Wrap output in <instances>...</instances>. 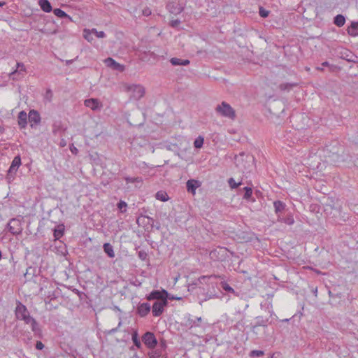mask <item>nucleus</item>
Returning a JSON list of instances; mask_svg holds the SVG:
<instances>
[{
    "label": "nucleus",
    "mask_w": 358,
    "mask_h": 358,
    "mask_svg": "<svg viewBox=\"0 0 358 358\" xmlns=\"http://www.w3.org/2000/svg\"><path fill=\"white\" fill-rule=\"evenodd\" d=\"M124 88L127 92L129 93V99L135 101L140 100L145 93L144 87L140 84L125 83Z\"/></svg>",
    "instance_id": "1"
},
{
    "label": "nucleus",
    "mask_w": 358,
    "mask_h": 358,
    "mask_svg": "<svg viewBox=\"0 0 358 358\" xmlns=\"http://www.w3.org/2000/svg\"><path fill=\"white\" fill-rule=\"evenodd\" d=\"M255 161L254 157L250 155H245L244 152L240 153L234 158L236 166L241 168L242 171H248L252 166Z\"/></svg>",
    "instance_id": "2"
},
{
    "label": "nucleus",
    "mask_w": 358,
    "mask_h": 358,
    "mask_svg": "<svg viewBox=\"0 0 358 358\" xmlns=\"http://www.w3.org/2000/svg\"><path fill=\"white\" fill-rule=\"evenodd\" d=\"M215 111L219 115L231 120L236 118L235 110L225 101H222L220 104L217 105L215 108Z\"/></svg>",
    "instance_id": "3"
},
{
    "label": "nucleus",
    "mask_w": 358,
    "mask_h": 358,
    "mask_svg": "<svg viewBox=\"0 0 358 358\" xmlns=\"http://www.w3.org/2000/svg\"><path fill=\"white\" fill-rule=\"evenodd\" d=\"M15 313L16 318L23 320L26 324H29V321L33 318L30 315L27 307L19 301L16 303Z\"/></svg>",
    "instance_id": "4"
},
{
    "label": "nucleus",
    "mask_w": 358,
    "mask_h": 358,
    "mask_svg": "<svg viewBox=\"0 0 358 358\" xmlns=\"http://www.w3.org/2000/svg\"><path fill=\"white\" fill-rule=\"evenodd\" d=\"M21 157L20 155H18L14 157L7 171L6 178L8 183H10L14 180V179L15 178L17 171L19 167L21 166Z\"/></svg>",
    "instance_id": "5"
},
{
    "label": "nucleus",
    "mask_w": 358,
    "mask_h": 358,
    "mask_svg": "<svg viewBox=\"0 0 358 358\" xmlns=\"http://www.w3.org/2000/svg\"><path fill=\"white\" fill-rule=\"evenodd\" d=\"M343 147L338 142H335V144L332 146L327 145L325 148V151L329 154L328 157L331 158V160L335 163L343 160L339 155V152L343 151Z\"/></svg>",
    "instance_id": "6"
},
{
    "label": "nucleus",
    "mask_w": 358,
    "mask_h": 358,
    "mask_svg": "<svg viewBox=\"0 0 358 358\" xmlns=\"http://www.w3.org/2000/svg\"><path fill=\"white\" fill-rule=\"evenodd\" d=\"M142 341L149 349H155L157 345V340L152 332L147 331L142 336Z\"/></svg>",
    "instance_id": "7"
},
{
    "label": "nucleus",
    "mask_w": 358,
    "mask_h": 358,
    "mask_svg": "<svg viewBox=\"0 0 358 358\" xmlns=\"http://www.w3.org/2000/svg\"><path fill=\"white\" fill-rule=\"evenodd\" d=\"M169 293L165 289L153 290L148 295L145 296L148 301L157 300L162 301L167 299Z\"/></svg>",
    "instance_id": "8"
},
{
    "label": "nucleus",
    "mask_w": 358,
    "mask_h": 358,
    "mask_svg": "<svg viewBox=\"0 0 358 358\" xmlns=\"http://www.w3.org/2000/svg\"><path fill=\"white\" fill-rule=\"evenodd\" d=\"M8 231L13 235H18L22 233V227L21 220L13 218L8 224Z\"/></svg>",
    "instance_id": "9"
},
{
    "label": "nucleus",
    "mask_w": 358,
    "mask_h": 358,
    "mask_svg": "<svg viewBox=\"0 0 358 358\" xmlns=\"http://www.w3.org/2000/svg\"><path fill=\"white\" fill-rule=\"evenodd\" d=\"M168 304L167 299L162 300V301H155L152 307V313L153 316L155 317H159L160 316L164 310V307H166Z\"/></svg>",
    "instance_id": "10"
},
{
    "label": "nucleus",
    "mask_w": 358,
    "mask_h": 358,
    "mask_svg": "<svg viewBox=\"0 0 358 358\" xmlns=\"http://www.w3.org/2000/svg\"><path fill=\"white\" fill-rule=\"evenodd\" d=\"M202 321L203 320L201 317L192 318L190 314L187 315L184 317L185 326L189 329L200 327Z\"/></svg>",
    "instance_id": "11"
},
{
    "label": "nucleus",
    "mask_w": 358,
    "mask_h": 358,
    "mask_svg": "<svg viewBox=\"0 0 358 358\" xmlns=\"http://www.w3.org/2000/svg\"><path fill=\"white\" fill-rule=\"evenodd\" d=\"M28 119L31 128L38 125L41 120L40 113L34 109L30 110Z\"/></svg>",
    "instance_id": "12"
},
{
    "label": "nucleus",
    "mask_w": 358,
    "mask_h": 358,
    "mask_svg": "<svg viewBox=\"0 0 358 358\" xmlns=\"http://www.w3.org/2000/svg\"><path fill=\"white\" fill-rule=\"evenodd\" d=\"M268 323V318H264L262 316H257L255 318V323L252 324L251 331L255 334H257V329L259 327H262L264 328L267 327Z\"/></svg>",
    "instance_id": "13"
},
{
    "label": "nucleus",
    "mask_w": 358,
    "mask_h": 358,
    "mask_svg": "<svg viewBox=\"0 0 358 358\" xmlns=\"http://www.w3.org/2000/svg\"><path fill=\"white\" fill-rule=\"evenodd\" d=\"M84 104L92 110H100L103 107L102 103L97 99L94 98L86 99Z\"/></svg>",
    "instance_id": "14"
},
{
    "label": "nucleus",
    "mask_w": 358,
    "mask_h": 358,
    "mask_svg": "<svg viewBox=\"0 0 358 358\" xmlns=\"http://www.w3.org/2000/svg\"><path fill=\"white\" fill-rule=\"evenodd\" d=\"M151 310V306L148 303H139L136 308V313L141 317H145Z\"/></svg>",
    "instance_id": "15"
},
{
    "label": "nucleus",
    "mask_w": 358,
    "mask_h": 358,
    "mask_svg": "<svg viewBox=\"0 0 358 358\" xmlns=\"http://www.w3.org/2000/svg\"><path fill=\"white\" fill-rule=\"evenodd\" d=\"M200 186L201 182L197 180L189 179L186 182L187 191L193 195L196 194V189Z\"/></svg>",
    "instance_id": "16"
},
{
    "label": "nucleus",
    "mask_w": 358,
    "mask_h": 358,
    "mask_svg": "<svg viewBox=\"0 0 358 358\" xmlns=\"http://www.w3.org/2000/svg\"><path fill=\"white\" fill-rule=\"evenodd\" d=\"M106 65L114 70L122 72L124 70V66L122 64L117 63L113 58L108 57L104 60Z\"/></svg>",
    "instance_id": "17"
},
{
    "label": "nucleus",
    "mask_w": 358,
    "mask_h": 358,
    "mask_svg": "<svg viewBox=\"0 0 358 358\" xmlns=\"http://www.w3.org/2000/svg\"><path fill=\"white\" fill-rule=\"evenodd\" d=\"M29 324H30L31 331H33L34 336L39 338H42V330L38 322L34 318H32L29 321Z\"/></svg>",
    "instance_id": "18"
},
{
    "label": "nucleus",
    "mask_w": 358,
    "mask_h": 358,
    "mask_svg": "<svg viewBox=\"0 0 358 358\" xmlns=\"http://www.w3.org/2000/svg\"><path fill=\"white\" fill-rule=\"evenodd\" d=\"M27 118H28V115L27 114V113L25 111L22 110L19 113L18 117H17V119H18L17 122H18V125L20 129H24L27 127Z\"/></svg>",
    "instance_id": "19"
},
{
    "label": "nucleus",
    "mask_w": 358,
    "mask_h": 358,
    "mask_svg": "<svg viewBox=\"0 0 358 358\" xmlns=\"http://www.w3.org/2000/svg\"><path fill=\"white\" fill-rule=\"evenodd\" d=\"M65 227L63 224H58L53 230V236L55 240H59L64 234Z\"/></svg>",
    "instance_id": "20"
},
{
    "label": "nucleus",
    "mask_w": 358,
    "mask_h": 358,
    "mask_svg": "<svg viewBox=\"0 0 358 358\" xmlns=\"http://www.w3.org/2000/svg\"><path fill=\"white\" fill-rule=\"evenodd\" d=\"M24 72H26L24 64L22 62H17L16 69L10 73V77H13V79L15 80L17 79L14 77L17 73L21 74Z\"/></svg>",
    "instance_id": "21"
},
{
    "label": "nucleus",
    "mask_w": 358,
    "mask_h": 358,
    "mask_svg": "<svg viewBox=\"0 0 358 358\" xmlns=\"http://www.w3.org/2000/svg\"><path fill=\"white\" fill-rule=\"evenodd\" d=\"M348 34L351 36H358V21L352 22L350 26L347 29Z\"/></svg>",
    "instance_id": "22"
},
{
    "label": "nucleus",
    "mask_w": 358,
    "mask_h": 358,
    "mask_svg": "<svg viewBox=\"0 0 358 358\" xmlns=\"http://www.w3.org/2000/svg\"><path fill=\"white\" fill-rule=\"evenodd\" d=\"M38 5L41 8L45 13H50L52 10L51 3L48 0H39Z\"/></svg>",
    "instance_id": "23"
},
{
    "label": "nucleus",
    "mask_w": 358,
    "mask_h": 358,
    "mask_svg": "<svg viewBox=\"0 0 358 358\" xmlns=\"http://www.w3.org/2000/svg\"><path fill=\"white\" fill-rule=\"evenodd\" d=\"M103 251L107 254V255L110 258H113L115 257V252L113 250V247L109 243H106L103 245Z\"/></svg>",
    "instance_id": "24"
},
{
    "label": "nucleus",
    "mask_w": 358,
    "mask_h": 358,
    "mask_svg": "<svg viewBox=\"0 0 358 358\" xmlns=\"http://www.w3.org/2000/svg\"><path fill=\"white\" fill-rule=\"evenodd\" d=\"M345 23V17L341 15L338 14L336 15L334 18V24L338 27H343Z\"/></svg>",
    "instance_id": "25"
},
{
    "label": "nucleus",
    "mask_w": 358,
    "mask_h": 358,
    "mask_svg": "<svg viewBox=\"0 0 358 358\" xmlns=\"http://www.w3.org/2000/svg\"><path fill=\"white\" fill-rule=\"evenodd\" d=\"M54 14L60 18H66L69 21L71 22L72 18L68 14H66L64 10L60 8H55L53 10Z\"/></svg>",
    "instance_id": "26"
},
{
    "label": "nucleus",
    "mask_w": 358,
    "mask_h": 358,
    "mask_svg": "<svg viewBox=\"0 0 358 358\" xmlns=\"http://www.w3.org/2000/svg\"><path fill=\"white\" fill-rule=\"evenodd\" d=\"M273 206L275 212L278 215L279 213L282 212L285 208V203L281 201H275L273 202Z\"/></svg>",
    "instance_id": "27"
},
{
    "label": "nucleus",
    "mask_w": 358,
    "mask_h": 358,
    "mask_svg": "<svg viewBox=\"0 0 358 358\" xmlns=\"http://www.w3.org/2000/svg\"><path fill=\"white\" fill-rule=\"evenodd\" d=\"M131 339H132V341H133L134 345L137 348L141 349L142 347V345L138 338V331L136 330L134 331V332L132 333Z\"/></svg>",
    "instance_id": "28"
},
{
    "label": "nucleus",
    "mask_w": 358,
    "mask_h": 358,
    "mask_svg": "<svg viewBox=\"0 0 358 358\" xmlns=\"http://www.w3.org/2000/svg\"><path fill=\"white\" fill-rule=\"evenodd\" d=\"M243 190L245 191V194L243 195V199L247 201H255V199H252V189L251 187H245L243 188Z\"/></svg>",
    "instance_id": "29"
},
{
    "label": "nucleus",
    "mask_w": 358,
    "mask_h": 358,
    "mask_svg": "<svg viewBox=\"0 0 358 358\" xmlns=\"http://www.w3.org/2000/svg\"><path fill=\"white\" fill-rule=\"evenodd\" d=\"M297 86V83H281L279 85V89L282 91H290L294 87Z\"/></svg>",
    "instance_id": "30"
},
{
    "label": "nucleus",
    "mask_w": 358,
    "mask_h": 358,
    "mask_svg": "<svg viewBox=\"0 0 358 358\" xmlns=\"http://www.w3.org/2000/svg\"><path fill=\"white\" fill-rule=\"evenodd\" d=\"M152 350L148 352V356L150 358H159L162 355V350L160 349H151Z\"/></svg>",
    "instance_id": "31"
},
{
    "label": "nucleus",
    "mask_w": 358,
    "mask_h": 358,
    "mask_svg": "<svg viewBox=\"0 0 358 358\" xmlns=\"http://www.w3.org/2000/svg\"><path fill=\"white\" fill-rule=\"evenodd\" d=\"M145 219H148V224H150L152 225L153 224V222H154V220L153 218L150 217H148V216H144V215H141L139 216L137 220H136V222L138 225H141V222H142V223H145Z\"/></svg>",
    "instance_id": "32"
},
{
    "label": "nucleus",
    "mask_w": 358,
    "mask_h": 358,
    "mask_svg": "<svg viewBox=\"0 0 358 358\" xmlns=\"http://www.w3.org/2000/svg\"><path fill=\"white\" fill-rule=\"evenodd\" d=\"M155 197L157 199L162 201H166L169 199L167 194L162 191H159L156 193Z\"/></svg>",
    "instance_id": "33"
},
{
    "label": "nucleus",
    "mask_w": 358,
    "mask_h": 358,
    "mask_svg": "<svg viewBox=\"0 0 358 358\" xmlns=\"http://www.w3.org/2000/svg\"><path fill=\"white\" fill-rule=\"evenodd\" d=\"M124 180L126 181V182L127 184L128 183H134V182L141 183L143 182L142 178H141V177L132 178V177H129V176H126V177H124Z\"/></svg>",
    "instance_id": "34"
},
{
    "label": "nucleus",
    "mask_w": 358,
    "mask_h": 358,
    "mask_svg": "<svg viewBox=\"0 0 358 358\" xmlns=\"http://www.w3.org/2000/svg\"><path fill=\"white\" fill-rule=\"evenodd\" d=\"M92 34V30L90 31L88 29H85L83 31V37L87 41L91 42L93 40Z\"/></svg>",
    "instance_id": "35"
},
{
    "label": "nucleus",
    "mask_w": 358,
    "mask_h": 358,
    "mask_svg": "<svg viewBox=\"0 0 358 358\" xmlns=\"http://www.w3.org/2000/svg\"><path fill=\"white\" fill-rule=\"evenodd\" d=\"M117 207L121 213H125L127 211V203L121 200L117 203Z\"/></svg>",
    "instance_id": "36"
},
{
    "label": "nucleus",
    "mask_w": 358,
    "mask_h": 358,
    "mask_svg": "<svg viewBox=\"0 0 358 358\" xmlns=\"http://www.w3.org/2000/svg\"><path fill=\"white\" fill-rule=\"evenodd\" d=\"M204 139L201 136H199L194 140V146L196 148H201L203 146Z\"/></svg>",
    "instance_id": "37"
},
{
    "label": "nucleus",
    "mask_w": 358,
    "mask_h": 358,
    "mask_svg": "<svg viewBox=\"0 0 358 358\" xmlns=\"http://www.w3.org/2000/svg\"><path fill=\"white\" fill-rule=\"evenodd\" d=\"M221 287L226 292L235 294V290L229 284H227L226 282H221Z\"/></svg>",
    "instance_id": "38"
},
{
    "label": "nucleus",
    "mask_w": 358,
    "mask_h": 358,
    "mask_svg": "<svg viewBox=\"0 0 358 358\" xmlns=\"http://www.w3.org/2000/svg\"><path fill=\"white\" fill-rule=\"evenodd\" d=\"M282 222H283L286 224L292 225L294 223V219L293 216L291 214H289L287 215L286 217L283 218L282 220Z\"/></svg>",
    "instance_id": "39"
},
{
    "label": "nucleus",
    "mask_w": 358,
    "mask_h": 358,
    "mask_svg": "<svg viewBox=\"0 0 358 358\" xmlns=\"http://www.w3.org/2000/svg\"><path fill=\"white\" fill-rule=\"evenodd\" d=\"M228 183H229V187L231 189H236V188H237L238 187H239L241 185V182H236L235 180L233 178H230L228 180Z\"/></svg>",
    "instance_id": "40"
},
{
    "label": "nucleus",
    "mask_w": 358,
    "mask_h": 358,
    "mask_svg": "<svg viewBox=\"0 0 358 358\" xmlns=\"http://www.w3.org/2000/svg\"><path fill=\"white\" fill-rule=\"evenodd\" d=\"M53 93L50 89H48L44 94V99L48 102L52 101Z\"/></svg>",
    "instance_id": "41"
},
{
    "label": "nucleus",
    "mask_w": 358,
    "mask_h": 358,
    "mask_svg": "<svg viewBox=\"0 0 358 358\" xmlns=\"http://www.w3.org/2000/svg\"><path fill=\"white\" fill-rule=\"evenodd\" d=\"M264 355V352L262 350H252L250 352V357H261V356H263Z\"/></svg>",
    "instance_id": "42"
},
{
    "label": "nucleus",
    "mask_w": 358,
    "mask_h": 358,
    "mask_svg": "<svg viewBox=\"0 0 358 358\" xmlns=\"http://www.w3.org/2000/svg\"><path fill=\"white\" fill-rule=\"evenodd\" d=\"M170 62L173 66L181 65V59L173 57L170 59Z\"/></svg>",
    "instance_id": "43"
},
{
    "label": "nucleus",
    "mask_w": 358,
    "mask_h": 358,
    "mask_svg": "<svg viewBox=\"0 0 358 358\" xmlns=\"http://www.w3.org/2000/svg\"><path fill=\"white\" fill-rule=\"evenodd\" d=\"M92 30L93 34H94L97 38L106 37V34L103 31H98L96 29H92Z\"/></svg>",
    "instance_id": "44"
},
{
    "label": "nucleus",
    "mask_w": 358,
    "mask_h": 358,
    "mask_svg": "<svg viewBox=\"0 0 358 358\" xmlns=\"http://www.w3.org/2000/svg\"><path fill=\"white\" fill-rule=\"evenodd\" d=\"M220 278V275H202L199 278V280L202 282V280L203 281H205V280L206 279H209V278Z\"/></svg>",
    "instance_id": "45"
},
{
    "label": "nucleus",
    "mask_w": 358,
    "mask_h": 358,
    "mask_svg": "<svg viewBox=\"0 0 358 358\" xmlns=\"http://www.w3.org/2000/svg\"><path fill=\"white\" fill-rule=\"evenodd\" d=\"M138 257L141 260H145L147 259L148 254L144 250H140V251L138 252Z\"/></svg>",
    "instance_id": "46"
},
{
    "label": "nucleus",
    "mask_w": 358,
    "mask_h": 358,
    "mask_svg": "<svg viewBox=\"0 0 358 358\" xmlns=\"http://www.w3.org/2000/svg\"><path fill=\"white\" fill-rule=\"evenodd\" d=\"M268 13H269V12L268 10L264 9L263 8L261 7L259 8V15L261 17H268Z\"/></svg>",
    "instance_id": "47"
},
{
    "label": "nucleus",
    "mask_w": 358,
    "mask_h": 358,
    "mask_svg": "<svg viewBox=\"0 0 358 358\" xmlns=\"http://www.w3.org/2000/svg\"><path fill=\"white\" fill-rule=\"evenodd\" d=\"M346 57H348V55H346ZM346 60H348V62L357 63L358 62V57L355 55H351L350 58L346 57Z\"/></svg>",
    "instance_id": "48"
},
{
    "label": "nucleus",
    "mask_w": 358,
    "mask_h": 358,
    "mask_svg": "<svg viewBox=\"0 0 358 358\" xmlns=\"http://www.w3.org/2000/svg\"><path fill=\"white\" fill-rule=\"evenodd\" d=\"M180 20L177 19V20H171L170 22V25L172 27L176 28L180 24Z\"/></svg>",
    "instance_id": "49"
},
{
    "label": "nucleus",
    "mask_w": 358,
    "mask_h": 358,
    "mask_svg": "<svg viewBox=\"0 0 358 358\" xmlns=\"http://www.w3.org/2000/svg\"><path fill=\"white\" fill-rule=\"evenodd\" d=\"M44 347L45 346H44L43 343L41 341H38L36 342V348L37 350H43L44 348Z\"/></svg>",
    "instance_id": "50"
},
{
    "label": "nucleus",
    "mask_w": 358,
    "mask_h": 358,
    "mask_svg": "<svg viewBox=\"0 0 358 358\" xmlns=\"http://www.w3.org/2000/svg\"><path fill=\"white\" fill-rule=\"evenodd\" d=\"M117 331H118V329L117 327H115V328H113V329L107 331L106 333L108 335H111V334L116 333Z\"/></svg>",
    "instance_id": "51"
},
{
    "label": "nucleus",
    "mask_w": 358,
    "mask_h": 358,
    "mask_svg": "<svg viewBox=\"0 0 358 358\" xmlns=\"http://www.w3.org/2000/svg\"><path fill=\"white\" fill-rule=\"evenodd\" d=\"M143 14L145 16H149L151 14V11L149 8H146L143 10Z\"/></svg>",
    "instance_id": "52"
},
{
    "label": "nucleus",
    "mask_w": 358,
    "mask_h": 358,
    "mask_svg": "<svg viewBox=\"0 0 358 358\" xmlns=\"http://www.w3.org/2000/svg\"><path fill=\"white\" fill-rule=\"evenodd\" d=\"M328 294H329V296L330 297H338V298H341V294H334L332 293V292L331 290H329Z\"/></svg>",
    "instance_id": "53"
},
{
    "label": "nucleus",
    "mask_w": 358,
    "mask_h": 358,
    "mask_svg": "<svg viewBox=\"0 0 358 358\" xmlns=\"http://www.w3.org/2000/svg\"><path fill=\"white\" fill-rule=\"evenodd\" d=\"M166 348V342L164 341H162L161 343H160V350H162V351L163 350H165V348Z\"/></svg>",
    "instance_id": "54"
},
{
    "label": "nucleus",
    "mask_w": 358,
    "mask_h": 358,
    "mask_svg": "<svg viewBox=\"0 0 358 358\" xmlns=\"http://www.w3.org/2000/svg\"><path fill=\"white\" fill-rule=\"evenodd\" d=\"M189 63H190V62L188 59H181V65L182 66H187Z\"/></svg>",
    "instance_id": "55"
},
{
    "label": "nucleus",
    "mask_w": 358,
    "mask_h": 358,
    "mask_svg": "<svg viewBox=\"0 0 358 358\" xmlns=\"http://www.w3.org/2000/svg\"><path fill=\"white\" fill-rule=\"evenodd\" d=\"M313 292L314 295H315V296H317V287H315V288L313 290Z\"/></svg>",
    "instance_id": "56"
},
{
    "label": "nucleus",
    "mask_w": 358,
    "mask_h": 358,
    "mask_svg": "<svg viewBox=\"0 0 358 358\" xmlns=\"http://www.w3.org/2000/svg\"><path fill=\"white\" fill-rule=\"evenodd\" d=\"M73 61H74L73 59L66 60V64H72V63H73Z\"/></svg>",
    "instance_id": "57"
},
{
    "label": "nucleus",
    "mask_w": 358,
    "mask_h": 358,
    "mask_svg": "<svg viewBox=\"0 0 358 358\" xmlns=\"http://www.w3.org/2000/svg\"><path fill=\"white\" fill-rule=\"evenodd\" d=\"M322 66H329V62H323V63L322 64Z\"/></svg>",
    "instance_id": "58"
},
{
    "label": "nucleus",
    "mask_w": 358,
    "mask_h": 358,
    "mask_svg": "<svg viewBox=\"0 0 358 358\" xmlns=\"http://www.w3.org/2000/svg\"><path fill=\"white\" fill-rule=\"evenodd\" d=\"M122 320H120V322H119V323H118V324H117V328L118 329H119V328L122 326Z\"/></svg>",
    "instance_id": "59"
},
{
    "label": "nucleus",
    "mask_w": 358,
    "mask_h": 358,
    "mask_svg": "<svg viewBox=\"0 0 358 358\" xmlns=\"http://www.w3.org/2000/svg\"><path fill=\"white\" fill-rule=\"evenodd\" d=\"M6 4L5 1H0V7L4 6Z\"/></svg>",
    "instance_id": "60"
},
{
    "label": "nucleus",
    "mask_w": 358,
    "mask_h": 358,
    "mask_svg": "<svg viewBox=\"0 0 358 358\" xmlns=\"http://www.w3.org/2000/svg\"><path fill=\"white\" fill-rule=\"evenodd\" d=\"M75 150H76V148H74V149H73V150H71V152H73V151H75Z\"/></svg>",
    "instance_id": "61"
},
{
    "label": "nucleus",
    "mask_w": 358,
    "mask_h": 358,
    "mask_svg": "<svg viewBox=\"0 0 358 358\" xmlns=\"http://www.w3.org/2000/svg\"><path fill=\"white\" fill-rule=\"evenodd\" d=\"M75 150H76V148H74V149H73V150H71V152H73V151H75Z\"/></svg>",
    "instance_id": "62"
},
{
    "label": "nucleus",
    "mask_w": 358,
    "mask_h": 358,
    "mask_svg": "<svg viewBox=\"0 0 358 358\" xmlns=\"http://www.w3.org/2000/svg\"><path fill=\"white\" fill-rule=\"evenodd\" d=\"M75 150H76V148H74V149H73V150H71V152H73V151H75Z\"/></svg>",
    "instance_id": "63"
},
{
    "label": "nucleus",
    "mask_w": 358,
    "mask_h": 358,
    "mask_svg": "<svg viewBox=\"0 0 358 358\" xmlns=\"http://www.w3.org/2000/svg\"><path fill=\"white\" fill-rule=\"evenodd\" d=\"M284 321L287 322V321H289V319H285Z\"/></svg>",
    "instance_id": "64"
}]
</instances>
